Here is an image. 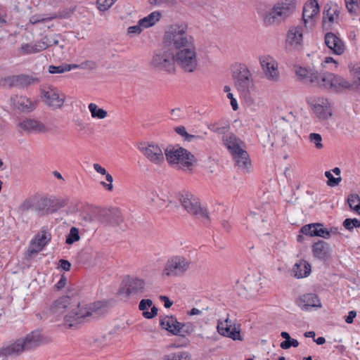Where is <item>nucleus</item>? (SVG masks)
<instances>
[{
    "instance_id": "603ef678",
    "label": "nucleus",
    "mask_w": 360,
    "mask_h": 360,
    "mask_svg": "<svg viewBox=\"0 0 360 360\" xmlns=\"http://www.w3.org/2000/svg\"><path fill=\"white\" fill-rule=\"evenodd\" d=\"M36 53L34 44H22L20 47V53L22 55L25 54H31Z\"/></svg>"
},
{
    "instance_id": "72a5a7b5",
    "label": "nucleus",
    "mask_w": 360,
    "mask_h": 360,
    "mask_svg": "<svg viewBox=\"0 0 360 360\" xmlns=\"http://www.w3.org/2000/svg\"><path fill=\"white\" fill-rule=\"evenodd\" d=\"M162 14L160 11H154L150 13L148 15L139 20L140 25L143 28H148L153 26L157 22L160 20Z\"/></svg>"
},
{
    "instance_id": "5701e85b",
    "label": "nucleus",
    "mask_w": 360,
    "mask_h": 360,
    "mask_svg": "<svg viewBox=\"0 0 360 360\" xmlns=\"http://www.w3.org/2000/svg\"><path fill=\"white\" fill-rule=\"evenodd\" d=\"M100 220L105 224L119 225L123 221V217L119 209L112 208L101 212Z\"/></svg>"
},
{
    "instance_id": "473e14b6",
    "label": "nucleus",
    "mask_w": 360,
    "mask_h": 360,
    "mask_svg": "<svg viewBox=\"0 0 360 360\" xmlns=\"http://www.w3.org/2000/svg\"><path fill=\"white\" fill-rule=\"evenodd\" d=\"M51 240V234L45 230H41L34 238V241H32V245L37 247L35 250H31L30 253H37L49 243Z\"/></svg>"
},
{
    "instance_id": "4468645a",
    "label": "nucleus",
    "mask_w": 360,
    "mask_h": 360,
    "mask_svg": "<svg viewBox=\"0 0 360 360\" xmlns=\"http://www.w3.org/2000/svg\"><path fill=\"white\" fill-rule=\"evenodd\" d=\"M138 148L142 154L153 164L160 165L165 160L163 152L158 144L153 143H141Z\"/></svg>"
},
{
    "instance_id": "f704fd0d",
    "label": "nucleus",
    "mask_w": 360,
    "mask_h": 360,
    "mask_svg": "<svg viewBox=\"0 0 360 360\" xmlns=\"http://www.w3.org/2000/svg\"><path fill=\"white\" fill-rule=\"evenodd\" d=\"M300 300L304 302L302 309H308L309 307H321V302L319 297L314 293H308L304 295Z\"/></svg>"
},
{
    "instance_id": "f257e3e1",
    "label": "nucleus",
    "mask_w": 360,
    "mask_h": 360,
    "mask_svg": "<svg viewBox=\"0 0 360 360\" xmlns=\"http://www.w3.org/2000/svg\"><path fill=\"white\" fill-rule=\"evenodd\" d=\"M299 80L326 89L339 91L349 89L353 84L343 77L330 72H319L313 68L299 67L295 70Z\"/></svg>"
},
{
    "instance_id": "2f4dec72",
    "label": "nucleus",
    "mask_w": 360,
    "mask_h": 360,
    "mask_svg": "<svg viewBox=\"0 0 360 360\" xmlns=\"http://www.w3.org/2000/svg\"><path fill=\"white\" fill-rule=\"evenodd\" d=\"M295 277L302 278L307 277L311 272V265L305 260L301 259L295 263L292 269Z\"/></svg>"
},
{
    "instance_id": "4d7b16f0",
    "label": "nucleus",
    "mask_w": 360,
    "mask_h": 360,
    "mask_svg": "<svg viewBox=\"0 0 360 360\" xmlns=\"http://www.w3.org/2000/svg\"><path fill=\"white\" fill-rule=\"evenodd\" d=\"M143 27L140 25L139 21L138 24L134 26H131L128 28V34H139L143 31Z\"/></svg>"
},
{
    "instance_id": "f3484780",
    "label": "nucleus",
    "mask_w": 360,
    "mask_h": 360,
    "mask_svg": "<svg viewBox=\"0 0 360 360\" xmlns=\"http://www.w3.org/2000/svg\"><path fill=\"white\" fill-rule=\"evenodd\" d=\"M42 94L44 102L49 107L57 109L63 105L65 96L58 89L53 86H48L43 89Z\"/></svg>"
},
{
    "instance_id": "f8f14e48",
    "label": "nucleus",
    "mask_w": 360,
    "mask_h": 360,
    "mask_svg": "<svg viewBox=\"0 0 360 360\" xmlns=\"http://www.w3.org/2000/svg\"><path fill=\"white\" fill-rule=\"evenodd\" d=\"M340 10L337 4H326L323 8L322 27L323 30L328 31L333 28V25L338 24Z\"/></svg>"
},
{
    "instance_id": "49530a36",
    "label": "nucleus",
    "mask_w": 360,
    "mask_h": 360,
    "mask_svg": "<svg viewBox=\"0 0 360 360\" xmlns=\"http://www.w3.org/2000/svg\"><path fill=\"white\" fill-rule=\"evenodd\" d=\"M208 128L211 131L216 132L219 134H224L225 135V134L228 131L229 127L228 125L219 126V124L214 123V124H211L208 125Z\"/></svg>"
},
{
    "instance_id": "c756f323",
    "label": "nucleus",
    "mask_w": 360,
    "mask_h": 360,
    "mask_svg": "<svg viewBox=\"0 0 360 360\" xmlns=\"http://www.w3.org/2000/svg\"><path fill=\"white\" fill-rule=\"evenodd\" d=\"M302 32L303 30L302 26L290 28L287 34V44L295 47L301 45L303 39Z\"/></svg>"
},
{
    "instance_id": "0e129e2a",
    "label": "nucleus",
    "mask_w": 360,
    "mask_h": 360,
    "mask_svg": "<svg viewBox=\"0 0 360 360\" xmlns=\"http://www.w3.org/2000/svg\"><path fill=\"white\" fill-rule=\"evenodd\" d=\"M174 1L175 0H149L150 4L153 5H160L162 4L168 5L173 4Z\"/></svg>"
},
{
    "instance_id": "a19ab883",
    "label": "nucleus",
    "mask_w": 360,
    "mask_h": 360,
    "mask_svg": "<svg viewBox=\"0 0 360 360\" xmlns=\"http://www.w3.org/2000/svg\"><path fill=\"white\" fill-rule=\"evenodd\" d=\"M80 239L79 229L76 227H72L70 230V233L66 236L65 243L68 245H72L74 243L79 241Z\"/></svg>"
},
{
    "instance_id": "412c9836",
    "label": "nucleus",
    "mask_w": 360,
    "mask_h": 360,
    "mask_svg": "<svg viewBox=\"0 0 360 360\" xmlns=\"http://www.w3.org/2000/svg\"><path fill=\"white\" fill-rule=\"evenodd\" d=\"M300 232L311 237L318 236L325 239L330 238L328 229L321 223L306 224L301 228Z\"/></svg>"
},
{
    "instance_id": "393cba45",
    "label": "nucleus",
    "mask_w": 360,
    "mask_h": 360,
    "mask_svg": "<svg viewBox=\"0 0 360 360\" xmlns=\"http://www.w3.org/2000/svg\"><path fill=\"white\" fill-rule=\"evenodd\" d=\"M235 165L244 172H250L251 169V160L248 152L242 148L238 152L231 154Z\"/></svg>"
},
{
    "instance_id": "7c9ffc66",
    "label": "nucleus",
    "mask_w": 360,
    "mask_h": 360,
    "mask_svg": "<svg viewBox=\"0 0 360 360\" xmlns=\"http://www.w3.org/2000/svg\"><path fill=\"white\" fill-rule=\"evenodd\" d=\"M222 140L231 154L242 149L240 144H242L243 142L232 133L224 135Z\"/></svg>"
},
{
    "instance_id": "c9c22d12",
    "label": "nucleus",
    "mask_w": 360,
    "mask_h": 360,
    "mask_svg": "<svg viewBox=\"0 0 360 360\" xmlns=\"http://www.w3.org/2000/svg\"><path fill=\"white\" fill-rule=\"evenodd\" d=\"M174 131L179 135H180L181 137H183L184 141H188V142H192L193 141L200 140V136L193 135V134H188L186 131L185 127H184V126L176 127L174 128Z\"/></svg>"
},
{
    "instance_id": "6e6552de",
    "label": "nucleus",
    "mask_w": 360,
    "mask_h": 360,
    "mask_svg": "<svg viewBox=\"0 0 360 360\" xmlns=\"http://www.w3.org/2000/svg\"><path fill=\"white\" fill-rule=\"evenodd\" d=\"M232 77L235 87L244 95L253 86L252 75L245 64L240 63L234 67Z\"/></svg>"
},
{
    "instance_id": "2eb2a0df",
    "label": "nucleus",
    "mask_w": 360,
    "mask_h": 360,
    "mask_svg": "<svg viewBox=\"0 0 360 360\" xmlns=\"http://www.w3.org/2000/svg\"><path fill=\"white\" fill-rule=\"evenodd\" d=\"M217 331L224 337L231 338L233 340H242L240 325H236L227 317L224 321L219 320L217 323Z\"/></svg>"
},
{
    "instance_id": "7ed1b4c3",
    "label": "nucleus",
    "mask_w": 360,
    "mask_h": 360,
    "mask_svg": "<svg viewBox=\"0 0 360 360\" xmlns=\"http://www.w3.org/2000/svg\"><path fill=\"white\" fill-rule=\"evenodd\" d=\"M164 43L177 51L195 46L193 37L186 32V27L178 25H171L167 29L165 33Z\"/></svg>"
},
{
    "instance_id": "b1692460",
    "label": "nucleus",
    "mask_w": 360,
    "mask_h": 360,
    "mask_svg": "<svg viewBox=\"0 0 360 360\" xmlns=\"http://www.w3.org/2000/svg\"><path fill=\"white\" fill-rule=\"evenodd\" d=\"M24 351L30 350L39 347L42 342V336L38 330H34L25 338H20Z\"/></svg>"
},
{
    "instance_id": "774afa93",
    "label": "nucleus",
    "mask_w": 360,
    "mask_h": 360,
    "mask_svg": "<svg viewBox=\"0 0 360 360\" xmlns=\"http://www.w3.org/2000/svg\"><path fill=\"white\" fill-rule=\"evenodd\" d=\"M94 169L99 174L105 175L107 173L106 169L98 163L94 164Z\"/></svg>"
},
{
    "instance_id": "de8ad7c7",
    "label": "nucleus",
    "mask_w": 360,
    "mask_h": 360,
    "mask_svg": "<svg viewBox=\"0 0 360 360\" xmlns=\"http://www.w3.org/2000/svg\"><path fill=\"white\" fill-rule=\"evenodd\" d=\"M76 68H81L84 70H93L97 68L98 65L96 62L94 60H86L82 63H81L79 65L76 64Z\"/></svg>"
},
{
    "instance_id": "c03bdc74",
    "label": "nucleus",
    "mask_w": 360,
    "mask_h": 360,
    "mask_svg": "<svg viewBox=\"0 0 360 360\" xmlns=\"http://www.w3.org/2000/svg\"><path fill=\"white\" fill-rule=\"evenodd\" d=\"M52 44L48 39H44L41 41L35 42L34 44L36 53L40 52L49 48Z\"/></svg>"
},
{
    "instance_id": "5fc2aeb1",
    "label": "nucleus",
    "mask_w": 360,
    "mask_h": 360,
    "mask_svg": "<svg viewBox=\"0 0 360 360\" xmlns=\"http://www.w3.org/2000/svg\"><path fill=\"white\" fill-rule=\"evenodd\" d=\"M105 175V179H106V181L108 182H109V184H106L105 182L104 181H101V184L108 191H112V189H113V186L112 184V181H113V177L112 176L109 174V173H106Z\"/></svg>"
},
{
    "instance_id": "dca6fc26",
    "label": "nucleus",
    "mask_w": 360,
    "mask_h": 360,
    "mask_svg": "<svg viewBox=\"0 0 360 360\" xmlns=\"http://www.w3.org/2000/svg\"><path fill=\"white\" fill-rule=\"evenodd\" d=\"M145 282L143 279L136 277L127 276L123 280V287L120 290V294H125L127 297L138 295L143 292Z\"/></svg>"
},
{
    "instance_id": "338daca9",
    "label": "nucleus",
    "mask_w": 360,
    "mask_h": 360,
    "mask_svg": "<svg viewBox=\"0 0 360 360\" xmlns=\"http://www.w3.org/2000/svg\"><path fill=\"white\" fill-rule=\"evenodd\" d=\"M356 311H350L348 313V316L345 319V322L347 323H352L354 321V319L356 317Z\"/></svg>"
},
{
    "instance_id": "4be33fe9",
    "label": "nucleus",
    "mask_w": 360,
    "mask_h": 360,
    "mask_svg": "<svg viewBox=\"0 0 360 360\" xmlns=\"http://www.w3.org/2000/svg\"><path fill=\"white\" fill-rule=\"evenodd\" d=\"M11 102L15 109L25 113L32 112L37 105V101H32L26 96L17 95L11 97Z\"/></svg>"
},
{
    "instance_id": "6ab92c4d",
    "label": "nucleus",
    "mask_w": 360,
    "mask_h": 360,
    "mask_svg": "<svg viewBox=\"0 0 360 360\" xmlns=\"http://www.w3.org/2000/svg\"><path fill=\"white\" fill-rule=\"evenodd\" d=\"M313 112L319 120H327L332 115L330 103L327 98H313L309 102Z\"/></svg>"
},
{
    "instance_id": "09e8293b",
    "label": "nucleus",
    "mask_w": 360,
    "mask_h": 360,
    "mask_svg": "<svg viewBox=\"0 0 360 360\" xmlns=\"http://www.w3.org/2000/svg\"><path fill=\"white\" fill-rule=\"evenodd\" d=\"M354 77L353 84L360 88V65H356L351 70Z\"/></svg>"
},
{
    "instance_id": "bf43d9fd",
    "label": "nucleus",
    "mask_w": 360,
    "mask_h": 360,
    "mask_svg": "<svg viewBox=\"0 0 360 360\" xmlns=\"http://www.w3.org/2000/svg\"><path fill=\"white\" fill-rule=\"evenodd\" d=\"M158 308L155 307V306H153L151 307V311H143V316L146 318V319H152L153 317H155V316H157L158 314Z\"/></svg>"
},
{
    "instance_id": "052dcab7",
    "label": "nucleus",
    "mask_w": 360,
    "mask_h": 360,
    "mask_svg": "<svg viewBox=\"0 0 360 360\" xmlns=\"http://www.w3.org/2000/svg\"><path fill=\"white\" fill-rule=\"evenodd\" d=\"M345 1L349 13H352L354 7L358 5V0H345Z\"/></svg>"
},
{
    "instance_id": "aec40b11",
    "label": "nucleus",
    "mask_w": 360,
    "mask_h": 360,
    "mask_svg": "<svg viewBox=\"0 0 360 360\" xmlns=\"http://www.w3.org/2000/svg\"><path fill=\"white\" fill-rule=\"evenodd\" d=\"M325 44L327 47L335 54L344 53L346 46L343 40L337 34L331 32L326 33L324 37Z\"/></svg>"
},
{
    "instance_id": "3c124183",
    "label": "nucleus",
    "mask_w": 360,
    "mask_h": 360,
    "mask_svg": "<svg viewBox=\"0 0 360 360\" xmlns=\"http://www.w3.org/2000/svg\"><path fill=\"white\" fill-rule=\"evenodd\" d=\"M298 345H299V342L297 340L290 338V339H289V340L283 341L281 343L280 347L283 349H288L290 348L291 347H298Z\"/></svg>"
},
{
    "instance_id": "f03ea898",
    "label": "nucleus",
    "mask_w": 360,
    "mask_h": 360,
    "mask_svg": "<svg viewBox=\"0 0 360 360\" xmlns=\"http://www.w3.org/2000/svg\"><path fill=\"white\" fill-rule=\"evenodd\" d=\"M51 311L56 315L68 312L64 317V321L69 327H72L81 323L86 317L91 316L94 310L77 302H72L69 296H63L53 303Z\"/></svg>"
},
{
    "instance_id": "69168bd1",
    "label": "nucleus",
    "mask_w": 360,
    "mask_h": 360,
    "mask_svg": "<svg viewBox=\"0 0 360 360\" xmlns=\"http://www.w3.org/2000/svg\"><path fill=\"white\" fill-rule=\"evenodd\" d=\"M60 266L65 271H69L71 267V264L69 261L65 259H60Z\"/></svg>"
},
{
    "instance_id": "9d476101",
    "label": "nucleus",
    "mask_w": 360,
    "mask_h": 360,
    "mask_svg": "<svg viewBox=\"0 0 360 360\" xmlns=\"http://www.w3.org/2000/svg\"><path fill=\"white\" fill-rule=\"evenodd\" d=\"M175 63L185 72H193L198 65L195 46L176 51L174 55Z\"/></svg>"
},
{
    "instance_id": "cd10ccee",
    "label": "nucleus",
    "mask_w": 360,
    "mask_h": 360,
    "mask_svg": "<svg viewBox=\"0 0 360 360\" xmlns=\"http://www.w3.org/2000/svg\"><path fill=\"white\" fill-rule=\"evenodd\" d=\"M320 12V8L317 0H309L305 3L302 11V20L305 26L309 20H313L314 17Z\"/></svg>"
},
{
    "instance_id": "9b49d317",
    "label": "nucleus",
    "mask_w": 360,
    "mask_h": 360,
    "mask_svg": "<svg viewBox=\"0 0 360 360\" xmlns=\"http://www.w3.org/2000/svg\"><path fill=\"white\" fill-rule=\"evenodd\" d=\"M179 200L191 216L196 219L202 217V208L199 198L188 192H182L179 194Z\"/></svg>"
},
{
    "instance_id": "bb28decb",
    "label": "nucleus",
    "mask_w": 360,
    "mask_h": 360,
    "mask_svg": "<svg viewBox=\"0 0 360 360\" xmlns=\"http://www.w3.org/2000/svg\"><path fill=\"white\" fill-rule=\"evenodd\" d=\"M314 257L320 260H326L330 257V245L324 240H319L311 246Z\"/></svg>"
},
{
    "instance_id": "423d86ee",
    "label": "nucleus",
    "mask_w": 360,
    "mask_h": 360,
    "mask_svg": "<svg viewBox=\"0 0 360 360\" xmlns=\"http://www.w3.org/2000/svg\"><path fill=\"white\" fill-rule=\"evenodd\" d=\"M150 65L158 71L174 73L175 72L174 54L167 48L158 49L154 52Z\"/></svg>"
},
{
    "instance_id": "37998d69",
    "label": "nucleus",
    "mask_w": 360,
    "mask_h": 360,
    "mask_svg": "<svg viewBox=\"0 0 360 360\" xmlns=\"http://www.w3.org/2000/svg\"><path fill=\"white\" fill-rule=\"evenodd\" d=\"M309 139L311 143L315 145L317 149H321L323 147L322 144V137L319 134L311 133L309 136Z\"/></svg>"
},
{
    "instance_id": "4c0bfd02",
    "label": "nucleus",
    "mask_w": 360,
    "mask_h": 360,
    "mask_svg": "<svg viewBox=\"0 0 360 360\" xmlns=\"http://www.w3.org/2000/svg\"><path fill=\"white\" fill-rule=\"evenodd\" d=\"M76 64H62L58 66L50 65L49 72L51 74H60L76 69Z\"/></svg>"
},
{
    "instance_id": "a211bd4d",
    "label": "nucleus",
    "mask_w": 360,
    "mask_h": 360,
    "mask_svg": "<svg viewBox=\"0 0 360 360\" xmlns=\"http://www.w3.org/2000/svg\"><path fill=\"white\" fill-rule=\"evenodd\" d=\"M259 63L265 77L272 82H278L280 74L278 70L277 62L269 56H262L259 58Z\"/></svg>"
},
{
    "instance_id": "8fccbe9b",
    "label": "nucleus",
    "mask_w": 360,
    "mask_h": 360,
    "mask_svg": "<svg viewBox=\"0 0 360 360\" xmlns=\"http://www.w3.org/2000/svg\"><path fill=\"white\" fill-rule=\"evenodd\" d=\"M325 176L328 179L327 184L330 186L338 185L342 180L341 177L335 178L330 171L325 172Z\"/></svg>"
},
{
    "instance_id": "1a4fd4ad",
    "label": "nucleus",
    "mask_w": 360,
    "mask_h": 360,
    "mask_svg": "<svg viewBox=\"0 0 360 360\" xmlns=\"http://www.w3.org/2000/svg\"><path fill=\"white\" fill-rule=\"evenodd\" d=\"M160 323L163 329H165L175 335L184 336L185 334L193 333L196 328L193 323L187 322L185 323L177 321L173 316H160Z\"/></svg>"
},
{
    "instance_id": "58836bf2",
    "label": "nucleus",
    "mask_w": 360,
    "mask_h": 360,
    "mask_svg": "<svg viewBox=\"0 0 360 360\" xmlns=\"http://www.w3.org/2000/svg\"><path fill=\"white\" fill-rule=\"evenodd\" d=\"M164 360H191V356L186 351H179L166 355Z\"/></svg>"
},
{
    "instance_id": "e2e57ef3",
    "label": "nucleus",
    "mask_w": 360,
    "mask_h": 360,
    "mask_svg": "<svg viewBox=\"0 0 360 360\" xmlns=\"http://www.w3.org/2000/svg\"><path fill=\"white\" fill-rule=\"evenodd\" d=\"M66 283L67 278L65 276L63 275L58 282L56 284L55 287L57 288V290H60L65 286Z\"/></svg>"
},
{
    "instance_id": "a18cd8bd",
    "label": "nucleus",
    "mask_w": 360,
    "mask_h": 360,
    "mask_svg": "<svg viewBox=\"0 0 360 360\" xmlns=\"http://www.w3.org/2000/svg\"><path fill=\"white\" fill-rule=\"evenodd\" d=\"M117 0H97V7L101 11H107Z\"/></svg>"
},
{
    "instance_id": "39448f33",
    "label": "nucleus",
    "mask_w": 360,
    "mask_h": 360,
    "mask_svg": "<svg viewBox=\"0 0 360 360\" xmlns=\"http://www.w3.org/2000/svg\"><path fill=\"white\" fill-rule=\"evenodd\" d=\"M166 160L170 165H179L189 168L195 158L186 149L179 146L169 145L165 150Z\"/></svg>"
},
{
    "instance_id": "c85d7f7f",
    "label": "nucleus",
    "mask_w": 360,
    "mask_h": 360,
    "mask_svg": "<svg viewBox=\"0 0 360 360\" xmlns=\"http://www.w3.org/2000/svg\"><path fill=\"white\" fill-rule=\"evenodd\" d=\"M18 126L28 133H40L46 131L43 123L33 119H26L20 122Z\"/></svg>"
},
{
    "instance_id": "ea45409f",
    "label": "nucleus",
    "mask_w": 360,
    "mask_h": 360,
    "mask_svg": "<svg viewBox=\"0 0 360 360\" xmlns=\"http://www.w3.org/2000/svg\"><path fill=\"white\" fill-rule=\"evenodd\" d=\"M59 18L58 15L55 14L52 16L46 17L44 15L41 14H36L30 17V23L32 25H35L39 22H46L52 20L53 19H56Z\"/></svg>"
},
{
    "instance_id": "ddd939ff",
    "label": "nucleus",
    "mask_w": 360,
    "mask_h": 360,
    "mask_svg": "<svg viewBox=\"0 0 360 360\" xmlns=\"http://www.w3.org/2000/svg\"><path fill=\"white\" fill-rule=\"evenodd\" d=\"M188 269V262L181 256H174L169 258L163 270V275L177 276L184 274Z\"/></svg>"
},
{
    "instance_id": "680f3d73",
    "label": "nucleus",
    "mask_w": 360,
    "mask_h": 360,
    "mask_svg": "<svg viewBox=\"0 0 360 360\" xmlns=\"http://www.w3.org/2000/svg\"><path fill=\"white\" fill-rule=\"evenodd\" d=\"M8 78H19L22 82H24L27 84H30L31 83H32L34 81V79L32 77L27 76V75H19L17 77H8Z\"/></svg>"
},
{
    "instance_id": "6e6d98bb",
    "label": "nucleus",
    "mask_w": 360,
    "mask_h": 360,
    "mask_svg": "<svg viewBox=\"0 0 360 360\" xmlns=\"http://www.w3.org/2000/svg\"><path fill=\"white\" fill-rule=\"evenodd\" d=\"M34 205L33 201L31 199L25 200L20 207V209L22 212H27L29 210L33 208L34 210Z\"/></svg>"
},
{
    "instance_id": "20e7f679",
    "label": "nucleus",
    "mask_w": 360,
    "mask_h": 360,
    "mask_svg": "<svg viewBox=\"0 0 360 360\" xmlns=\"http://www.w3.org/2000/svg\"><path fill=\"white\" fill-rule=\"evenodd\" d=\"M297 0H278L264 18L265 25H278L290 17L296 9Z\"/></svg>"
},
{
    "instance_id": "864d4df0",
    "label": "nucleus",
    "mask_w": 360,
    "mask_h": 360,
    "mask_svg": "<svg viewBox=\"0 0 360 360\" xmlns=\"http://www.w3.org/2000/svg\"><path fill=\"white\" fill-rule=\"evenodd\" d=\"M347 202L349 207L354 210V207L358 203H360V197L358 194L352 193L348 195Z\"/></svg>"
},
{
    "instance_id": "a878e982",
    "label": "nucleus",
    "mask_w": 360,
    "mask_h": 360,
    "mask_svg": "<svg viewBox=\"0 0 360 360\" xmlns=\"http://www.w3.org/2000/svg\"><path fill=\"white\" fill-rule=\"evenodd\" d=\"M19 339L14 342L3 346L0 349V358L5 360L8 357L16 356L24 352Z\"/></svg>"
},
{
    "instance_id": "0eeeda50",
    "label": "nucleus",
    "mask_w": 360,
    "mask_h": 360,
    "mask_svg": "<svg viewBox=\"0 0 360 360\" xmlns=\"http://www.w3.org/2000/svg\"><path fill=\"white\" fill-rule=\"evenodd\" d=\"M68 200L54 195L40 198L35 203L34 211L41 216L53 214L65 207Z\"/></svg>"
},
{
    "instance_id": "13d9d810",
    "label": "nucleus",
    "mask_w": 360,
    "mask_h": 360,
    "mask_svg": "<svg viewBox=\"0 0 360 360\" xmlns=\"http://www.w3.org/2000/svg\"><path fill=\"white\" fill-rule=\"evenodd\" d=\"M153 304V302L150 299H143L142 300L139 305V308L141 311H146L145 310L151 307Z\"/></svg>"
},
{
    "instance_id": "79ce46f5",
    "label": "nucleus",
    "mask_w": 360,
    "mask_h": 360,
    "mask_svg": "<svg viewBox=\"0 0 360 360\" xmlns=\"http://www.w3.org/2000/svg\"><path fill=\"white\" fill-rule=\"evenodd\" d=\"M343 226L348 231H352L354 228L360 227V220L354 218H347L342 223Z\"/></svg>"
},
{
    "instance_id": "e433bc0d",
    "label": "nucleus",
    "mask_w": 360,
    "mask_h": 360,
    "mask_svg": "<svg viewBox=\"0 0 360 360\" xmlns=\"http://www.w3.org/2000/svg\"><path fill=\"white\" fill-rule=\"evenodd\" d=\"M88 108L93 118L104 119L108 115L106 110L99 108L95 103H90Z\"/></svg>"
}]
</instances>
